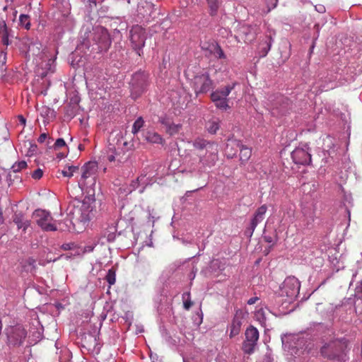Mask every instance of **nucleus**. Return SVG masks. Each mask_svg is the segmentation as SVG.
<instances>
[{"label": "nucleus", "instance_id": "39", "mask_svg": "<svg viewBox=\"0 0 362 362\" xmlns=\"http://www.w3.org/2000/svg\"><path fill=\"white\" fill-rule=\"evenodd\" d=\"M76 247V245L74 243H64L61 248L64 250H74Z\"/></svg>", "mask_w": 362, "mask_h": 362}, {"label": "nucleus", "instance_id": "59", "mask_svg": "<svg viewBox=\"0 0 362 362\" xmlns=\"http://www.w3.org/2000/svg\"><path fill=\"white\" fill-rule=\"evenodd\" d=\"M57 259H48V260H47V262H52V261L54 262V261H56Z\"/></svg>", "mask_w": 362, "mask_h": 362}, {"label": "nucleus", "instance_id": "4", "mask_svg": "<svg viewBox=\"0 0 362 362\" xmlns=\"http://www.w3.org/2000/svg\"><path fill=\"white\" fill-rule=\"evenodd\" d=\"M346 349L347 341L343 338L325 344L321 348V354L329 359L345 361L346 360Z\"/></svg>", "mask_w": 362, "mask_h": 362}, {"label": "nucleus", "instance_id": "57", "mask_svg": "<svg viewBox=\"0 0 362 362\" xmlns=\"http://www.w3.org/2000/svg\"><path fill=\"white\" fill-rule=\"evenodd\" d=\"M3 222H4V218H3V216H2V214H1V213H0V225H1V223H3Z\"/></svg>", "mask_w": 362, "mask_h": 362}, {"label": "nucleus", "instance_id": "41", "mask_svg": "<svg viewBox=\"0 0 362 362\" xmlns=\"http://www.w3.org/2000/svg\"><path fill=\"white\" fill-rule=\"evenodd\" d=\"M64 146H66L65 141L63 139L59 138L56 140L54 147V149H58Z\"/></svg>", "mask_w": 362, "mask_h": 362}, {"label": "nucleus", "instance_id": "30", "mask_svg": "<svg viewBox=\"0 0 362 362\" xmlns=\"http://www.w3.org/2000/svg\"><path fill=\"white\" fill-rule=\"evenodd\" d=\"M206 129L211 134H216L219 129V122L218 120H211L206 124Z\"/></svg>", "mask_w": 362, "mask_h": 362}, {"label": "nucleus", "instance_id": "43", "mask_svg": "<svg viewBox=\"0 0 362 362\" xmlns=\"http://www.w3.org/2000/svg\"><path fill=\"white\" fill-rule=\"evenodd\" d=\"M159 122H160L162 124L165 126L166 127L170 124L171 121L168 117H160L159 118Z\"/></svg>", "mask_w": 362, "mask_h": 362}, {"label": "nucleus", "instance_id": "60", "mask_svg": "<svg viewBox=\"0 0 362 362\" xmlns=\"http://www.w3.org/2000/svg\"><path fill=\"white\" fill-rule=\"evenodd\" d=\"M62 157H64V155H63V154H60V155H59V154H58V155H57V158H62Z\"/></svg>", "mask_w": 362, "mask_h": 362}, {"label": "nucleus", "instance_id": "21", "mask_svg": "<svg viewBox=\"0 0 362 362\" xmlns=\"http://www.w3.org/2000/svg\"><path fill=\"white\" fill-rule=\"evenodd\" d=\"M0 34L1 37V42L3 45L8 46L11 43L10 37H13V31L6 26L4 21L0 23Z\"/></svg>", "mask_w": 362, "mask_h": 362}, {"label": "nucleus", "instance_id": "19", "mask_svg": "<svg viewBox=\"0 0 362 362\" xmlns=\"http://www.w3.org/2000/svg\"><path fill=\"white\" fill-rule=\"evenodd\" d=\"M243 320V313L240 310H238L234 316L230 325V337H234L237 336L240 331Z\"/></svg>", "mask_w": 362, "mask_h": 362}, {"label": "nucleus", "instance_id": "10", "mask_svg": "<svg viewBox=\"0 0 362 362\" xmlns=\"http://www.w3.org/2000/svg\"><path fill=\"white\" fill-rule=\"evenodd\" d=\"M193 88L196 95L206 93L214 86V82L207 72L196 75L192 81Z\"/></svg>", "mask_w": 362, "mask_h": 362}, {"label": "nucleus", "instance_id": "44", "mask_svg": "<svg viewBox=\"0 0 362 362\" xmlns=\"http://www.w3.org/2000/svg\"><path fill=\"white\" fill-rule=\"evenodd\" d=\"M144 175H141L136 180L132 181V186L134 189L138 187L139 182H141L144 178Z\"/></svg>", "mask_w": 362, "mask_h": 362}, {"label": "nucleus", "instance_id": "45", "mask_svg": "<svg viewBox=\"0 0 362 362\" xmlns=\"http://www.w3.org/2000/svg\"><path fill=\"white\" fill-rule=\"evenodd\" d=\"M52 17L56 22L59 23V21L61 20L59 17V5L57 6V9L53 12Z\"/></svg>", "mask_w": 362, "mask_h": 362}, {"label": "nucleus", "instance_id": "25", "mask_svg": "<svg viewBox=\"0 0 362 362\" xmlns=\"http://www.w3.org/2000/svg\"><path fill=\"white\" fill-rule=\"evenodd\" d=\"M204 49L205 47H203ZM215 57L218 59H226V55L221 47L217 43H211L206 47Z\"/></svg>", "mask_w": 362, "mask_h": 362}, {"label": "nucleus", "instance_id": "6", "mask_svg": "<svg viewBox=\"0 0 362 362\" xmlns=\"http://www.w3.org/2000/svg\"><path fill=\"white\" fill-rule=\"evenodd\" d=\"M236 83L228 84L227 86L218 88L211 93V100L216 108L221 110H227L230 108L228 96L234 89Z\"/></svg>", "mask_w": 362, "mask_h": 362}, {"label": "nucleus", "instance_id": "51", "mask_svg": "<svg viewBox=\"0 0 362 362\" xmlns=\"http://www.w3.org/2000/svg\"><path fill=\"white\" fill-rule=\"evenodd\" d=\"M258 298L257 297H252V298H250L248 300H247V304L248 305H253L255 304L257 300H258Z\"/></svg>", "mask_w": 362, "mask_h": 362}, {"label": "nucleus", "instance_id": "5", "mask_svg": "<svg viewBox=\"0 0 362 362\" xmlns=\"http://www.w3.org/2000/svg\"><path fill=\"white\" fill-rule=\"evenodd\" d=\"M33 218L36 224L46 232L57 230V225L60 224V221L54 220L49 211L40 209L34 211Z\"/></svg>", "mask_w": 362, "mask_h": 362}, {"label": "nucleus", "instance_id": "13", "mask_svg": "<svg viewBox=\"0 0 362 362\" xmlns=\"http://www.w3.org/2000/svg\"><path fill=\"white\" fill-rule=\"evenodd\" d=\"M291 158L297 165H306L311 163V154L308 144L296 148L291 153Z\"/></svg>", "mask_w": 362, "mask_h": 362}, {"label": "nucleus", "instance_id": "28", "mask_svg": "<svg viewBox=\"0 0 362 362\" xmlns=\"http://www.w3.org/2000/svg\"><path fill=\"white\" fill-rule=\"evenodd\" d=\"M40 114L42 117L47 120V122L52 118H55L56 113L54 110L47 106H42L40 108Z\"/></svg>", "mask_w": 362, "mask_h": 362}, {"label": "nucleus", "instance_id": "29", "mask_svg": "<svg viewBox=\"0 0 362 362\" xmlns=\"http://www.w3.org/2000/svg\"><path fill=\"white\" fill-rule=\"evenodd\" d=\"M42 45L39 42H32L28 47V53L34 56H38L40 54Z\"/></svg>", "mask_w": 362, "mask_h": 362}, {"label": "nucleus", "instance_id": "22", "mask_svg": "<svg viewBox=\"0 0 362 362\" xmlns=\"http://www.w3.org/2000/svg\"><path fill=\"white\" fill-rule=\"evenodd\" d=\"M273 38L272 33L267 34L264 40L259 44V49L261 57H265L269 51L270 50L272 43Z\"/></svg>", "mask_w": 362, "mask_h": 362}, {"label": "nucleus", "instance_id": "20", "mask_svg": "<svg viewBox=\"0 0 362 362\" xmlns=\"http://www.w3.org/2000/svg\"><path fill=\"white\" fill-rule=\"evenodd\" d=\"M240 147H241V141L240 140L229 139L226 148V155L227 158H234Z\"/></svg>", "mask_w": 362, "mask_h": 362}, {"label": "nucleus", "instance_id": "9", "mask_svg": "<svg viewBox=\"0 0 362 362\" xmlns=\"http://www.w3.org/2000/svg\"><path fill=\"white\" fill-rule=\"evenodd\" d=\"M300 282L294 276L287 277L280 287V295L286 296L289 301L293 300L299 294Z\"/></svg>", "mask_w": 362, "mask_h": 362}, {"label": "nucleus", "instance_id": "42", "mask_svg": "<svg viewBox=\"0 0 362 362\" xmlns=\"http://www.w3.org/2000/svg\"><path fill=\"white\" fill-rule=\"evenodd\" d=\"M257 316L258 320L261 322V323H265V317H264V313L263 310H259L257 313Z\"/></svg>", "mask_w": 362, "mask_h": 362}, {"label": "nucleus", "instance_id": "53", "mask_svg": "<svg viewBox=\"0 0 362 362\" xmlns=\"http://www.w3.org/2000/svg\"><path fill=\"white\" fill-rule=\"evenodd\" d=\"M357 293L359 298H362V281L361 283L360 286L357 288Z\"/></svg>", "mask_w": 362, "mask_h": 362}, {"label": "nucleus", "instance_id": "34", "mask_svg": "<svg viewBox=\"0 0 362 362\" xmlns=\"http://www.w3.org/2000/svg\"><path fill=\"white\" fill-rule=\"evenodd\" d=\"M77 170H78V166L71 165V166H68L67 168H65L62 171V173L64 177H71L73 176L74 173Z\"/></svg>", "mask_w": 362, "mask_h": 362}, {"label": "nucleus", "instance_id": "54", "mask_svg": "<svg viewBox=\"0 0 362 362\" xmlns=\"http://www.w3.org/2000/svg\"><path fill=\"white\" fill-rule=\"evenodd\" d=\"M69 9H66V11L62 14V17L63 18H65L66 16H67V15L69 14Z\"/></svg>", "mask_w": 362, "mask_h": 362}, {"label": "nucleus", "instance_id": "15", "mask_svg": "<svg viewBox=\"0 0 362 362\" xmlns=\"http://www.w3.org/2000/svg\"><path fill=\"white\" fill-rule=\"evenodd\" d=\"M137 12L139 16L148 21L153 18V16L155 13L154 4L147 1H142L138 6Z\"/></svg>", "mask_w": 362, "mask_h": 362}, {"label": "nucleus", "instance_id": "56", "mask_svg": "<svg viewBox=\"0 0 362 362\" xmlns=\"http://www.w3.org/2000/svg\"><path fill=\"white\" fill-rule=\"evenodd\" d=\"M93 247H87L86 248V251H88V252H91V251H93Z\"/></svg>", "mask_w": 362, "mask_h": 362}, {"label": "nucleus", "instance_id": "32", "mask_svg": "<svg viewBox=\"0 0 362 362\" xmlns=\"http://www.w3.org/2000/svg\"><path fill=\"white\" fill-rule=\"evenodd\" d=\"M183 306L185 310H189L193 305L190 299V293L186 292L182 294Z\"/></svg>", "mask_w": 362, "mask_h": 362}, {"label": "nucleus", "instance_id": "12", "mask_svg": "<svg viewBox=\"0 0 362 362\" xmlns=\"http://www.w3.org/2000/svg\"><path fill=\"white\" fill-rule=\"evenodd\" d=\"M26 337L27 332L21 325L12 327L7 332L8 342L14 346L22 345Z\"/></svg>", "mask_w": 362, "mask_h": 362}, {"label": "nucleus", "instance_id": "47", "mask_svg": "<svg viewBox=\"0 0 362 362\" xmlns=\"http://www.w3.org/2000/svg\"><path fill=\"white\" fill-rule=\"evenodd\" d=\"M6 62V54L4 52H1L0 53V63H1L2 65H4Z\"/></svg>", "mask_w": 362, "mask_h": 362}, {"label": "nucleus", "instance_id": "7", "mask_svg": "<svg viewBox=\"0 0 362 362\" xmlns=\"http://www.w3.org/2000/svg\"><path fill=\"white\" fill-rule=\"evenodd\" d=\"M146 39V32L141 26L139 25L132 26L130 30L129 40L132 47L139 56L143 54L142 49L145 45Z\"/></svg>", "mask_w": 362, "mask_h": 362}, {"label": "nucleus", "instance_id": "49", "mask_svg": "<svg viewBox=\"0 0 362 362\" xmlns=\"http://www.w3.org/2000/svg\"><path fill=\"white\" fill-rule=\"evenodd\" d=\"M263 238L265 242L268 243H274L275 240H274V238L271 236V235H263Z\"/></svg>", "mask_w": 362, "mask_h": 362}, {"label": "nucleus", "instance_id": "26", "mask_svg": "<svg viewBox=\"0 0 362 362\" xmlns=\"http://www.w3.org/2000/svg\"><path fill=\"white\" fill-rule=\"evenodd\" d=\"M90 207V206L87 205L86 200H84L81 206V215L80 217L81 221L84 223L90 221L93 216L92 209L89 210Z\"/></svg>", "mask_w": 362, "mask_h": 362}, {"label": "nucleus", "instance_id": "16", "mask_svg": "<svg viewBox=\"0 0 362 362\" xmlns=\"http://www.w3.org/2000/svg\"><path fill=\"white\" fill-rule=\"evenodd\" d=\"M129 158V155L122 149H116L115 147L109 148L107 160L116 163L117 165L124 163Z\"/></svg>", "mask_w": 362, "mask_h": 362}, {"label": "nucleus", "instance_id": "33", "mask_svg": "<svg viewBox=\"0 0 362 362\" xmlns=\"http://www.w3.org/2000/svg\"><path fill=\"white\" fill-rule=\"evenodd\" d=\"M19 22L21 26L24 27L26 30L30 28V17L25 14H21L19 16Z\"/></svg>", "mask_w": 362, "mask_h": 362}, {"label": "nucleus", "instance_id": "58", "mask_svg": "<svg viewBox=\"0 0 362 362\" xmlns=\"http://www.w3.org/2000/svg\"><path fill=\"white\" fill-rule=\"evenodd\" d=\"M89 337H90V339H93L94 341H95V338H94L93 336L90 335Z\"/></svg>", "mask_w": 362, "mask_h": 362}, {"label": "nucleus", "instance_id": "3", "mask_svg": "<svg viewBox=\"0 0 362 362\" xmlns=\"http://www.w3.org/2000/svg\"><path fill=\"white\" fill-rule=\"evenodd\" d=\"M97 171L98 163L95 161H89L82 167V175L78 181V186L90 197L95 195Z\"/></svg>", "mask_w": 362, "mask_h": 362}, {"label": "nucleus", "instance_id": "18", "mask_svg": "<svg viewBox=\"0 0 362 362\" xmlns=\"http://www.w3.org/2000/svg\"><path fill=\"white\" fill-rule=\"evenodd\" d=\"M12 218L13 223L17 226L18 229L22 230L24 233H25L28 228L30 226V221L25 218L22 212H16Z\"/></svg>", "mask_w": 362, "mask_h": 362}, {"label": "nucleus", "instance_id": "27", "mask_svg": "<svg viewBox=\"0 0 362 362\" xmlns=\"http://www.w3.org/2000/svg\"><path fill=\"white\" fill-rule=\"evenodd\" d=\"M240 151V160L241 164H245L251 157L252 151L250 148L246 147L241 144V147L239 148Z\"/></svg>", "mask_w": 362, "mask_h": 362}, {"label": "nucleus", "instance_id": "8", "mask_svg": "<svg viewBox=\"0 0 362 362\" xmlns=\"http://www.w3.org/2000/svg\"><path fill=\"white\" fill-rule=\"evenodd\" d=\"M148 76L144 71H138L132 76L131 81V95L134 99L139 97L148 86Z\"/></svg>", "mask_w": 362, "mask_h": 362}, {"label": "nucleus", "instance_id": "40", "mask_svg": "<svg viewBox=\"0 0 362 362\" xmlns=\"http://www.w3.org/2000/svg\"><path fill=\"white\" fill-rule=\"evenodd\" d=\"M43 175V172L41 169L37 168L32 173V177L35 180L40 179Z\"/></svg>", "mask_w": 362, "mask_h": 362}, {"label": "nucleus", "instance_id": "61", "mask_svg": "<svg viewBox=\"0 0 362 362\" xmlns=\"http://www.w3.org/2000/svg\"><path fill=\"white\" fill-rule=\"evenodd\" d=\"M183 362H189V361H187L185 358H183Z\"/></svg>", "mask_w": 362, "mask_h": 362}, {"label": "nucleus", "instance_id": "31", "mask_svg": "<svg viewBox=\"0 0 362 362\" xmlns=\"http://www.w3.org/2000/svg\"><path fill=\"white\" fill-rule=\"evenodd\" d=\"M144 124V121L142 117H140L138 119H136V121L134 122L132 132L134 134H137L139 132V130L143 127Z\"/></svg>", "mask_w": 362, "mask_h": 362}, {"label": "nucleus", "instance_id": "48", "mask_svg": "<svg viewBox=\"0 0 362 362\" xmlns=\"http://www.w3.org/2000/svg\"><path fill=\"white\" fill-rule=\"evenodd\" d=\"M37 145H31L30 148H29V150L28 151V156H32L34 153H35L36 151H37Z\"/></svg>", "mask_w": 362, "mask_h": 362}, {"label": "nucleus", "instance_id": "23", "mask_svg": "<svg viewBox=\"0 0 362 362\" xmlns=\"http://www.w3.org/2000/svg\"><path fill=\"white\" fill-rule=\"evenodd\" d=\"M238 33L240 36L244 38V40L251 41L255 38V31L254 28L248 25H241L238 30Z\"/></svg>", "mask_w": 362, "mask_h": 362}, {"label": "nucleus", "instance_id": "1", "mask_svg": "<svg viewBox=\"0 0 362 362\" xmlns=\"http://www.w3.org/2000/svg\"><path fill=\"white\" fill-rule=\"evenodd\" d=\"M83 43L86 46L90 45V39L98 46L100 52L107 51L111 45L110 35L105 28L97 26L90 30V25L83 26L81 30Z\"/></svg>", "mask_w": 362, "mask_h": 362}, {"label": "nucleus", "instance_id": "14", "mask_svg": "<svg viewBox=\"0 0 362 362\" xmlns=\"http://www.w3.org/2000/svg\"><path fill=\"white\" fill-rule=\"evenodd\" d=\"M267 211V206L265 204L262 205L255 211L251 220L250 227L246 230V233H247L250 237L252 235L257 226L264 220Z\"/></svg>", "mask_w": 362, "mask_h": 362}, {"label": "nucleus", "instance_id": "2", "mask_svg": "<svg viewBox=\"0 0 362 362\" xmlns=\"http://www.w3.org/2000/svg\"><path fill=\"white\" fill-rule=\"evenodd\" d=\"M193 146L199 151L198 155L202 167L206 170L216 165L218 160V149L216 143L198 138L193 142Z\"/></svg>", "mask_w": 362, "mask_h": 362}, {"label": "nucleus", "instance_id": "17", "mask_svg": "<svg viewBox=\"0 0 362 362\" xmlns=\"http://www.w3.org/2000/svg\"><path fill=\"white\" fill-rule=\"evenodd\" d=\"M142 134L144 140L149 144L163 145L165 143L163 138L158 133L153 130H145Z\"/></svg>", "mask_w": 362, "mask_h": 362}, {"label": "nucleus", "instance_id": "11", "mask_svg": "<svg viewBox=\"0 0 362 362\" xmlns=\"http://www.w3.org/2000/svg\"><path fill=\"white\" fill-rule=\"evenodd\" d=\"M245 339L243 343V351L247 354L254 352L259 339V331L256 327L250 325L245 332Z\"/></svg>", "mask_w": 362, "mask_h": 362}, {"label": "nucleus", "instance_id": "52", "mask_svg": "<svg viewBox=\"0 0 362 362\" xmlns=\"http://www.w3.org/2000/svg\"><path fill=\"white\" fill-rule=\"evenodd\" d=\"M18 120H19L20 123H21L22 125H23V126H25V125L26 119H25V118L23 115H18Z\"/></svg>", "mask_w": 362, "mask_h": 362}, {"label": "nucleus", "instance_id": "37", "mask_svg": "<svg viewBox=\"0 0 362 362\" xmlns=\"http://www.w3.org/2000/svg\"><path fill=\"white\" fill-rule=\"evenodd\" d=\"M27 166V163L24 160H22V161H20V162H18V163H15L13 165H12V170L14 173H16V172H18L20 171L21 170L23 169V168H25Z\"/></svg>", "mask_w": 362, "mask_h": 362}, {"label": "nucleus", "instance_id": "35", "mask_svg": "<svg viewBox=\"0 0 362 362\" xmlns=\"http://www.w3.org/2000/svg\"><path fill=\"white\" fill-rule=\"evenodd\" d=\"M207 3L210 8L211 15H214L218 8V0H207Z\"/></svg>", "mask_w": 362, "mask_h": 362}, {"label": "nucleus", "instance_id": "55", "mask_svg": "<svg viewBox=\"0 0 362 362\" xmlns=\"http://www.w3.org/2000/svg\"><path fill=\"white\" fill-rule=\"evenodd\" d=\"M53 62H54V61H52V59H49L47 65H49V66H51V63H53ZM48 69L51 70V67H49Z\"/></svg>", "mask_w": 362, "mask_h": 362}, {"label": "nucleus", "instance_id": "38", "mask_svg": "<svg viewBox=\"0 0 362 362\" xmlns=\"http://www.w3.org/2000/svg\"><path fill=\"white\" fill-rule=\"evenodd\" d=\"M180 128V126L179 124H175L171 122L170 124L166 127V132L170 134H173L177 133Z\"/></svg>", "mask_w": 362, "mask_h": 362}, {"label": "nucleus", "instance_id": "50", "mask_svg": "<svg viewBox=\"0 0 362 362\" xmlns=\"http://www.w3.org/2000/svg\"><path fill=\"white\" fill-rule=\"evenodd\" d=\"M47 134L42 133L40 135L37 141L39 143H43L45 141V139H47Z\"/></svg>", "mask_w": 362, "mask_h": 362}, {"label": "nucleus", "instance_id": "36", "mask_svg": "<svg viewBox=\"0 0 362 362\" xmlns=\"http://www.w3.org/2000/svg\"><path fill=\"white\" fill-rule=\"evenodd\" d=\"M115 276H116L115 272L113 271L112 269H109L108 272L105 276V279L110 285L115 284V281H116Z\"/></svg>", "mask_w": 362, "mask_h": 362}, {"label": "nucleus", "instance_id": "24", "mask_svg": "<svg viewBox=\"0 0 362 362\" xmlns=\"http://www.w3.org/2000/svg\"><path fill=\"white\" fill-rule=\"evenodd\" d=\"M201 164V160L198 154L196 156L192 157L188 162V166L190 171L199 173H202L206 170L205 167H202Z\"/></svg>", "mask_w": 362, "mask_h": 362}, {"label": "nucleus", "instance_id": "46", "mask_svg": "<svg viewBox=\"0 0 362 362\" xmlns=\"http://www.w3.org/2000/svg\"><path fill=\"white\" fill-rule=\"evenodd\" d=\"M315 10L320 13H323L325 12L326 9L324 5L322 4H317L315 6Z\"/></svg>", "mask_w": 362, "mask_h": 362}]
</instances>
